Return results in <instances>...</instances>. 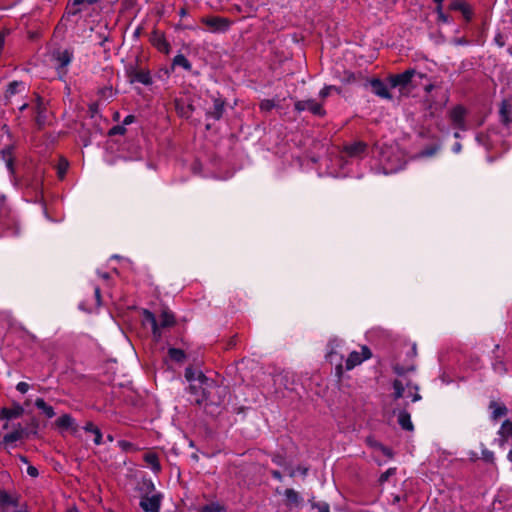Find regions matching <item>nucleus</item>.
<instances>
[{
    "label": "nucleus",
    "instance_id": "nucleus-1",
    "mask_svg": "<svg viewBox=\"0 0 512 512\" xmlns=\"http://www.w3.org/2000/svg\"><path fill=\"white\" fill-rule=\"evenodd\" d=\"M45 169L42 166L28 168L24 176L17 183L27 195L31 196V201L37 202L43 191V180Z\"/></svg>",
    "mask_w": 512,
    "mask_h": 512
},
{
    "label": "nucleus",
    "instance_id": "nucleus-2",
    "mask_svg": "<svg viewBox=\"0 0 512 512\" xmlns=\"http://www.w3.org/2000/svg\"><path fill=\"white\" fill-rule=\"evenodd\" d=\"M142 322L144 326L151 327L153 337L159 341L162 335L161 329L173 326L175 318L171 312L166 310L162 311L158 318L152 312L144 310Z\"/></svg>",
    "mask_w": 512,
    "mask_h": 512
},
{
    "label": "nucleus",
    "instance_id": "nucleus-3",
    "mask_svg": "<svg viewBox=\"0 0 512 512\" xmlns=\"http://www.w3.org/2000/svg\"><path fill=\"white\" fill-rule=\"evenodd\" d=\"M394 399L411 398L412 402H417L421 399L418 393V386L413 384L406 377L395 379L393 382Z\"/></svg>",
    "mask_w": 512,
    "mask_h": 512
},
{
    "label": "nucleus",
    "instance_id": "nucleus-4",
    "mask_svg": "<svg viewBox=\"0 0 512 512\" xmlns=\"http://www.w3.org/2000/svg\"><path fill=\"white\" fill-rule=\"evenodd\" d=\"M343 347V341L340 339H331L327 345L326 359L331 363L335 364L338 374L342 373V360L343 354L341 349Z\"/></svg>",
    "mask_w": 512,
    "mask_h": 512
},
{
    "label": "nucleus",
    "instance_id": "nucleus-5",
    "mask_svg": "<svg viewBox=\"0 0 512 512\" xmlns=\"http://www.w3.org/2000/svg\"><path fill=\"white\" fill-rule=\"evenodd\" d=\"M0 512H29L27 507L19 504L18 497L6 491H0Z\"/></svg>",
    "mask_w": 512,
    "mask_h": 512
},
{
    "label": "nucleus",
    "instance_id": "nucleus-6",
    "mask_svg": "<svg viewBox=\"0 0 512 512\" xmlns=\"http://www.w3.org/2000/svg\"><path fill=\"white\" fill-rule=\"evenodd\" d=\"M53 60L55 61L57 72L60 76H63L67 73V67L73 60V52L69 49L57 50L52 55Z\"/></svg>",
    "mask_w": 512,
    "mask_h": 512
},
{
    "label": "nucleus",
    "instance_id": "nucleus-7",
    "mask_svg": "<svg viewBox=\"0 0 512 512\" xmlns=\"http://www.w3.org/2000/svg\"><path fill=\"white\" fill-rule=\"evenodd\" d=\"M416 74L417 71L415 69H408L403 73L391 75L388 78V84L391 88H405ZM418 75L422 76L420 73Z\"/></svg>",
    "mask_w": 512,
    "mask_h": 512
},
{
    "label": "nucleus",
    "instance_id": "nucleus-8",
    "mask_svg": "<svg viewBox=\"0 0 512 512\" xmlns=\"http://www.w3.org/2000/svg\"><path fill=\"white\" fill-rule=\"evenodd\" d=\"M26 92V84L23 81H12L7 85L5 91V104L6 105H14L15 97L17 95H22Z\"/></svg>",
    "mask_w": 512,
    "mask_h": 512
},
{
    "label": "nucleus",
    "instance_id": "nucleus-9",
    "mask_svg": "<svg viewBox=\"0 0 512 512\" xmlns=\"http://www.w3.org/2000/svg\"><path fill=\"white\" fill-rule=\"evenodd\" d=\"M371 357V351L367 346H363L361 352L352 351L349 353L346 362L345 369L352 370L357 365H360L363 361L369 359Z\"/></svg>",
    "mask_w": 512,
    "mask_h": 512
},
{
    "label": "nucleus",
    "instance_id": "nucleus-10",
    "mask_svg": "<svg viewBox=\"0 0 512 512\" xmlns=\"http://www.w3.org/2000/svg\"><path fill=\"white\" fill-rule=\"evenodd\" d=\"M295 110L298 112L309 111L316 116H324L325 110L321 103L314 99L298 100L295 102Z\"/></svg>",
    "mask_w": 512,
    "mask_h": 512
},
{
    "label": "nucleus",
    "instance_id": "nucleus-11",
    "mask_svg": "<svg viewBox=\"0 0 512 512\" xmlns=\"http://www.w3.org/2000/svg\"><path fill=\"white\" fill-rule=\"evenodd\" d=\"M162 494L154 493L151 496H144L140 501V507L145 512H160Z\"/></svg>",
    "mask_w": 512,
    "mask_h": 512
},
{
    "label": "nucleus",
    "instance_id": "nucleus-12",
    "mask_svg": "<svg viewBox=\"0 0 512 512\" xmlns=\"http://www.w3.org/2000/svg\"><path fill=\"white\" fill-rule=\"evenodd\" d=\"M35 113V123L38 128H42L47 122V109L44 100L37 96L35 104L32 107Z\"/></svg>",
    "mask_w": 512,
    "mask_h": 512
},
{
    "label": "nucleus",
    "instance_id": "nucleus-13",
    "mask_svg": "<svg viewBox=\"0 0 512 512\" xmlns=\"http://www.w3.org/2000/svg\"><path fill=\"white\" fill-rule=\"evenodd\" d=\"M466 109L461 106H455L450 111V120L455 128L461 131H466L467 126L465 123Z\"/></svg>",
    "mask_w": 512,
    "mask_h": 512
},
{
    "label": "nucleus",
    "instance_id": "nucleus-14",
    "mask_svg": "<svg viewBox=\"0 0 512 512\" xmlns=\"http://www.w3.org/2000/svg\"><path fill=\"white\" fill-rule=\"evenodd\" d=\"M201 21L210 27L213 32H225L230 27V21L223 17H205Z\"/></svg>",
    "mask_w": 512,
    "mask_h": 512
},
{
    "label": "nucleus",
    "instance_id": "nucleus-15",
    "mask_svg": "<svg viewBox=\"0 0 512 512\" xmlns=\"http://www.w3.org/2000/svg\"><path fill=\"white\" fill-rule=\"evenodd\" d=\"M500 120L512 133V100H503L499 109Z\"/></svg>",
    "mask_w": 512,
    "mask_h": 512
},
{
    "label": "nucleus",
    "instance_id": "nucleus-16",
    "mask_svg": "<svg viewBox=\"0 0 512 512\" xmlns=\"http://www.w3.org/2000/svg\"><path fill=\"white\" fill-rule=\"evenodd\" d=\"M25 429L22 427L20 423L13 426V431L4 435L2 442L0 444L5 445V447H13L14 444L21 440L24 437Z\"/></svg>",
    "mask_w": 512,
    "mask_h": 512
},
{
    "label": "nucleus",
    "instance_id": "nucleus-17",
    "mask_svg": "<svg viewBox=\"0 0 512 512\" xmlns=\"http://www.w3.org/2000/svg\"><path fill=\"white\" fill-rule=\"evenodd\" d=\"M185 378L191 383L198 382L201 386H209V383L211 382L202 371L195 370L191 367L186 368Z\"/></svg>",
    "mask_w": 512,
    "mask_h": 512
},
{
    "label": "nucleus",
    "instance_id": "nucleus-18",
    "mask_svg": "<svg viewBox=\"0 0 512 512\" xmlns=\"http://www.w3.org/2000/svg\"><path fill=\"white\" fill-rule=\"evenodd\" d=\"M129 77L131 82H138L146 86L153 83L151 74L148 70H137L135 68H131Z\"/></svg>",
    "mask_w": 512,
    "mask_h": 512
},
{
    "label": "nucleus",
    "instance_id": "nucleus-19",
    "mask_svg": "<svg viewBox=\"0 0 512 512\" xmlns=\"http://www.w3.org/2000/svg\"><path fill=\"white\" fill-rule=\"evenodd\" d=\"M152 45L161 53L169 54L171 51V46L169 42L166 40L164 34L159 33L157 31L153 32L151 37Z\"/></svg>",
    "mask_w": 512,
    "mask_h": 512
},
{
    "label": "nucleus",
    "instance_id": "nucleus-20",
    "mask_svg": "<svg viewBox=\"0 0 512 512\" xmlns=\"http://www.w3.org/2000/svg\"><path fill=\"white\" fill-rule=\"evenodd\" d=\"M372 92L380 98L392 99V95L389 92L388 85L380 79H372L370 81Z\"/></svg>",
    "mask_w": 512,
    "mask_h": 512
},
{
    "label": "nucleus",
    "instance_id": "nucleus-21",
    "mask_svg": "<svg viewBox=\"0 0 512 512\" xmlns=\"http://www.w3.org/2000/svg\"><path fill=\"white\" fill-rule=\"evenodd\" d=\"M367 145L364 142H354L345 146L344 152L350 158H360L366 152Z\"/></svg>",
    "mask_w": 512,
    "mask_h": 512
},
{
    "label": "nucleus",
    "instance_id": "nucleus-22",
    "mask_svg": "<svg viewBox=\"0 0 512 512\" xmlns=\"http://www.w3.org/2000/svg\"><path fill=\"white\" fill-rule=\"evenodd\" d=\"M0 156L2 160L5 162V165L10 173L11 176L14 175V157L11 147H6L1 150Z\"/></svg>",
    "mask_w": 512,
    "mask_h": 512
},
{
    "label": "nucleus",
    "instance_id": "nucleus-23",
    "mask_svg": "<svg viewBox=\"0 0 512 512\" xmlns=\"http://www.w3.org/2000/svg\"><path fill=\"white\" fill-rule=\"evenodd\" d=\"M23 412H24V409L19 405L15 406L13 408L4 407L0 411V419H6V420L15 419V418L22 416Z\"/></svg>",
    "mask_w": 512,
    "mask_h": 512
},
{
    "label": "nucleus",
    "instance_id": "nucleus-24",
    "mask_svg": "<svg viewBox=\"0 0 512 512\" xmlns=\"http://www.w3.org/2000/svg\"><path fill=\"white\" fill-rule=\"evenodd\" d=\"M451 10L461 11L466 20H470L472 16V11L469 5L462 0H455L450 4Z\"/></svg>",
    "mask_w": 512,
    "mask_h": 512
},
{
    "label": "nucleus",
    "instance_id": "nucleus-25",
    "mask_svg": "<svg viewBox=\"0 0 512 512\" xmlns=\"http://www.w3.org/2000/svg\"><path fill=\"white\" fill-rule=\"evenodd\" d=\"M144 461L147 466L155 473L161 470V465L159 463L158 455L154 452H148L143 456Z\"/></svg>",
    "mask_w": 512,
    "mask_h": 512
},
{
    "label": "nucleus",
    "instance_id": "nucleus-26",
    "mask_svg": "<svg viewBox=\"0 0 512 512\" xmlns=\"http://www.w3.org/2000/svg\"><path fill=\"white\" fill-rule=\"evenodd\" d=\"M397 419H398V423L402 429L407 430V431H413L414 426L411 421L410 413H408L406 410H401L398 413Z\"/></svg>",
    "mask_w": 512,
    "mask_h": 512
},
{
    "label": "nucleus",
    "instance_id": "nucleus-27",
    "mask_svg": "<svg viewBox=\"0 0 512 512\" xmlns=\"http://www.w3.org/2000/svg\"><path fill=\"white\" fill-rule=\"evenodd\" d=\"M56 425L61 429H71L73 432L77 431L74 419L68 414L60 416L56 420Z\"/></svg>",
    "mask_w": 512,
    "mask_h": 512
},
{
    "label": "nucleus",
    "instance_id": "nucleus-28",
    "mask_svg": "<svg viewBox=\"0 0 512 512\" xmlns=\"http://www.w3.org/2000/svg\"><path fill=\"white\" fill-rule=\"evenodd\" d=\"M224 112V102L221 99H215L213 103V109L208 112V116L219 120Z\"/></svg>",
    "mask_w": 512,
    "mask_h": 512
},
{
    "label": "nucleus",
    "instance_id": "nucleus-29",
    "mask_svg": "<svg viewBox=\"0 0 512 512\" xmlns=\"http://www.w3.org/2000/svg\"><path fill=\"white\" fill-rule=\"evenodd\" d=\"M35 406L41 410L47 418H53L55 416L53 407L48 405L43 398H37L35 400Z\"/></svg>",
    "mask_w": 512,
    "mask_h": 512
},
{
    "label": "nucleus",
    "instance_id": "nucleus-30",
    "mask_svg": "<svg viewBox=\"0 0 512 512\" xmlns=\"http://www.w3.org/2000/svg\"><path fill=\"white\" fill-rule=\"evenodd\" d=\"M284 496L286 498L287 505L298 506L299 503L301 502L300 495L294 489H291V488L286 489L284 491Z\"/></svg>",
    "mask_w": 512,
    "mask_h": 512
},
{
    "label": "nucleus",
    "instance_id": "nucleus-31",
    "mask_svg": "<svg viewBox=\"0 0 512 512\" xmlns=\"http://www.w3.org/2000/svg\"><path fill=\"white\" fill-rule=\"evenodd\" d=\"M172 66L182 67L186 71H190L192 69V65L190 61L181 53L177 54L172 61Z\"/></svg>",
    "mask_w": 512,
    "mask_h": 512
},
{
    "label": "nucleus",
    "instance_id": "nucleus-32",
    "mask_svg": "<svg viewBox=\"0 0 512 512\" xmlns=\"http://www.w3.org/2000/svg\"><path fill=\"white\" fill-rule=\"evenodd\" d=\"M95 0H87L89 4L93 3ZM86 0H73L67 6V13L69 15H75L81 11L80 6L84 4Z\"/></svg>",
    "mask_w": 512,
    "mask_h": 512
},
{
    "label": "nucleus",
    "instance_id": "nucleus-33",
    "mask_svg": "<svg viewBox=\"0 0 512 512\" xmlns=\"http://www.w3.org/2000/svg\"><path fill=\"white\" fill-rule=\"evenodd\" d=\"M490 408L492 409V418L498 419L500 417H503L507 413V408L504 405H500L496 402H492L490 405Z\"/></svg>",
    "mask_w": 512,
    "mask_h": 512
},
{
    "label": "nucleus",
    "instance_id": "nucleus-34",
    "mask_svg": "<svg viewBox=\"0 0 512 512\" xmlns=\"http://www.w3.org/2000/svg\"><path fill=\"white\" fill-rule=\"evenodd\" d=\"M476 140L477 142L484 146L485 148L489 149L490 147L493 146L495 140L491 137L490 134H478L476 136Z\"/></svg>",
    "mask_w": 512,
    "mask_h": 512
},
{
    "label": "nucleus",
    "instance_id": "nucleus-35",
    "mask_svg": "<svg viewBox=\"0 0 512 512\" xmlns=\"http://www.w3.org/2000/svg\"><path fill=\"white\" fill-rule=\"evenodd\" d=\"M500 434L505 439H512V422L511 421H505L500 429Z\"/></svg>",
    "mask_w": 512,
    "mask_h": 512
},
{
    "label": "nucleus",
    "instance_id": "nucleus-36",
    "mask_svg": "<svg viewBox=\"0 0 512 512\" xmlns=\"http://www.w3.org/2000/svg\"><path fill=\"white\" fill-rule=\"evenodd\" d=\"M168 354L169 357L176 362H182L185 358V353L177 348H170Z\"/></svg>",
    "mask_w": 512,
    "mask_h": 512
},
{
    "label": "nucleus",
    "instance_id": "nucleus-37",
    "mask_svg": "<svg viewBox=\"0 0 512 512\" xmlns=\"http://www.w3.org/2000/svg\"><path fill=\"white\" fill-rule=\"evenodd\" d=\"M69 163L66 159H60L58 166H57V174L59 178H63L68 170Z\"/></svg>",
    "mask_w": 512,
    "mask_h": 512
},
{
    "label": "nucleus",
    "instance_id": "nucleus-38",
    "mask_svg": "<svg viewBox=\"0 0 512 512\" xmlns=\"http://www.w3.org/2000/svg\"><path fill=\"white\" fill-rule=\"evenodd\" d=\"M223 507L218 503H211L203 507L202 512H222Z\"/></svg>",
    "mask_w": 512,
    "mask_h": 512
},
{
    "label": "nucleus",
    "instance_id": "nucleus-39",
    "mask_svg": "<svg viewBox=\"0 0 512 512\" xmlns=\"http://www.w3.org/2000/svg\"><path fill=\"white\" fill-rule=\"evenodd\" d=\"M311 506L316 508L319 512H330V506L327 502H314Z\"/></svg>",
    "mask_w": 512,
    "mask_h": 512
},
{
    "label": "nucleus",
    "instance_id": "nucleus-40",
    "mask_svg": "<svg viewBox=\"0 0 512 512\" xmlns=\"http://www.w3.org/2000/svg\"><path fill=\"white\" fill-rule=\"evenodd\" d=\"M394 372L399 375V376H402L405 372L407 371H413L415 369L414 365H410V366H407V367H403L399 364L395 365L394 366Z\"/></svg>",
    "mask_w": 512,
    "mask_h": 512
},
{
    "label": "nucleus",
    "instance_id": "nucleus-41",
    "mask_svg": "<svg viewBox=\"0 0 512 512\" xmlns=\"http://www.w3.org/2000/svg\"><path fill=\"white\" fill-rule=\"evenodd\" d=\"M126 132V128L123 125H117L110 129V135H123Z\"/></svg>",
    "mask_w": 512,
    "mask_h": 512
},
{
    "label": "nucleus",
    "instance_id": "nucleus-42",
    "mask_svg": "<svg viewBox=\"0 0 512 512\" xmlns=\"http://www.w3.org/2000/svg\"><path fill=\"white\" fill-rule=\"evenodd\" d=\"M275 107V104L272 100H263L261 103H260V108L262 110H265V111H269L271 109H273Z\"/></svg>",
    "mask_w": 512,
    "mask_h": 512
},
{
    "label": "nucleus",
    "instance_id": "nucleus-43",
    "mask_svg": "<svg viewBox=\"0 0 512 512\" xmlns=\"http://www.w3.org/2000/svg\"><path fill=\"white\" fill-rule=\"evenodd\" d=\"M334 89H336V87H335V86H331V85L324 86V87L320 90V92H319V96H320L321 98H326L327 96H329V94H330L331 90H334Z\"/></svg>",
    "mask_w": 512,
    "mask_h": 512
},
{
    "label": "nucleus",
    "instance_id": "nucleus-44",
    "mask_svg": "<svg viewBox=\"0 0 512 512\" xmlns=\"http://www.w3.org/2000/svg\"><path fill=\"white\" fill-rule=\"evenodd\" d=\"M482 458L487 462H493L494 460V453L490 450L483 449L482 450Z\"/></svg>",
    "mask_w": 512,
    "mask_h": 512
},
{
    "label": "nucleus",
    "instance_id": "nucleus-45",
    "mask_svg": "<svg viewBox=\"0 0 512 512\" xmlns=\"http://www.w3.org/2000/svg\"><path fill=\"white\" fill-rule=\"evenodd\" d=\"M493 368L496 372L503 374L506 372L505 364L502 361L494 363Z\"/></svg>",
    "mask_w": 512,
    "mask_h": 512
},
{
    "label": "nucleus",
    "instance_id": "nucleus-46",
    "mask_svg": "<svg viewBox=\"0 0 512 512\" xmlns=\"http://www.w3.org/2000/svg\"><path fill=\"white\" fill-rule=\"evenodd\" d=\"M30 386L28 383L26 382H19L17 385H16V389L17 391H19L20 393L22 394H25L28 390H29Z\"/></svg>",
    "mask_w": 512,
    "mask_h": 512
},
{
    "label": "nucleus",
    "instance_id": "nucleus-47",
    "mask_svg": "<svg viewBox=\"0 0 512 512\" xmlns=\"http://www.w3.org/2000/svg\"><path fill=\"white\" fill-rule=\"evenodd\" d=\"M93 434H94V439H93L94 444L100 445L102 443V433L99 430V428L97 430H94Z\"/></svg>",
    "mask_w": 512,
    "mask_h": 512
},
{
    "label": "nucleus",
    "instance_id": "nucleus-48",
    "mask_svg": "<svg viewBox=\"0 0 512 512\" xmlns=\"http://www.w3.org/2000/svg\"><path fill=\"white\" fill-rule=\"evenodd\" d=\"M26 472L30 477L33 478H36L39 475L38 469L32 465H28Z\"/></svg>",
    "mask_w": 512,
    "mask_h": 512
},
{
    "label": "nucleus",
    "instance_id": "nucleus-49",
    "mask_svg": "<svg viewBox=\"0 0 512 512\" xmlns=\"http://www.w3.org/2000/svg\"><path fill=\"white\" fill-rule=\"evenodd\" d=\"M308 472V469L305 468V467H297L296 469L292 470L290 472V476L291 477H294L296 475V473H300L301 475H306Z\"/></svg>",
    "mask_w": 512,
    "mask_h": 512
},
{
    "label": "nucleus",
    "instance_id": "nucleus-50",
    "mask_svg": "<svg viewBox=\"0 0 512 512\" xmlns=\"http://www.w3.org/2000/svg\"><path fill=\"white\" fill-rule=\"evenodd\" d=\"M437 150H438L437 147L426 149V150L422 151L420 155L423 157H430V156L434 155Z\"/></svg>",
    "mask_w": 512,
    "mask_h": 512
},
{
    "label": "nucleus",
    "instance_id": "nucleus-51",
    "mask_svg": "<svg viewBox=\"0 0 512 512\" xmlns=\"http://www.w3.org/2000/svg\"><path fill=\"white\" fill-rule=\"evenodd\" d=\"M118 445L120 448H122L123 450L127 451L128 449H130L132 447V444L128 441H125V440H121L118 442Z\"/></svg>",
    "mask_w": 512,
    "mask_h": 512
},
{
    "label": "nucleus",
    "instance_id": "nucleus-52",
    "mask_svg": "<svg viewBox=\"0 0 512 512\" xmlns=\"http://www.w3.org/2000/svg\"><path fill=\"white\" fill-rule=\"evenodd\" d=\"M83 429L87 432L93 433L94 430H97L98 428L92 422H87Z\"/></svg>",
    "mask_w": 512,
    "mask_h": 512
},
{
    "label": "nucleus",
    "instance_id": "nucleus-53",
    "mask_svg": "<svg viewBox=\"0 0 512 512\" xmlns=\"http://www.w3.org/2000/svg\"><path fill=\"white\" fill-rule=\"evenodd\" d=\"M437 19L442 23H449V17L443 12L437 15Z\"/></svg>",
    "mask_w": 512,
    "mask_h": 512
},
{
    "label": "nucleus",
    "instance_id": "nucleus-54",
    "mask_svg": "<svg viewBox=\"0 0 512 512\" xmlns=\"http://www.w3.org/2000/svg\"><path fill=\"white\" fill-rule=\"evenodd\" d=\"M94 293H95V298H96L97 306H99L100 303H101L100 288L99 287H95Z\"/></svg>",
    "mask_w": 512,
    "mask_h": 512
},
{
    "label": "nucleus",
    "instance_id": "nucleus-55",
    "mask_svg": "<svg viewBox=\"0 0 512 512\" xmlns=\"http://www.w3.org/2000/svg\"><path fill=\"white\" fill-rule=\"evenodd\" d=\"M133 121H134V116L128 115L124 118L123 124L128 125V124H131Z\"/></svg>",
    "mask_w": 512,
    "mask_h": 512
},
{
    "label": "nucleus",
    "instance_id": "nucleus-56",
    "mask_svg": "<svg viewBox=\"0 0 512 512\" xmlns=\"http://www.w3.org/2000/svg\"><path fill=\"white\" fill-rule=\"evenodd\" d=\"M461 149H462V146L459 142L455 143L452 147V151L456 154L459 153L461 151Z\"/></svg>",
    "mask_w": 512,
    "mask_h": 512
},
{
    "label": "nucleus",
    "instance_id": "nucleus-57",
    "mask_svg": "<svg viewBox=\"0 0 512 512\" xmlns=\"http://www.w3.org/2000/svg\"><path fill=\"white\" fill-rule=\"evenodd\" d=\"M271 473H272V476H273L275 479H277V480H279V481H281V480H282V475H281V473H280L279 471L274 470V471H272Z\"/></svg>",
    "mask_w": 512,
    "mask_h": 512
},
{
    "label": "nucleus",
    "instance_id": "nucleus-58",
    "mask_svg": "<svg viewBox=\"0 0 512 512\" xmlns=\"http://www.w3.org/2000/svg\"><path fill=\"white\" fill-rule=\"evenodd\" d=\"M29 104L27 102H22L21 104H19L17 107L20 111H23L25 110L26 108H28Z\"/></svg>",
    "mask_w": 512,
    "mask_h": 512
},
{
    "label": "nucleus",
    "instance_id": "nucleus-59",
    "mask_svg": "<svg viewBox=\"0 0 512 512\" xmlns=\"http://www.w3.org/2000/svg\"><path fill=\"white\" fill-rule=\"evenodd\" d=\"M390 471H387L386 473L382 474L380 477V481H385L388 478Z\"/></svg>",
    "mask_w": 512,
    "mask_h": 512
},
{
    "label": "nucleus",
    "instance_id": "nucleus-60",
    "mask_svg": "<svg viewBox=\"0 0 512 512\" xmlns=\"http://www.w3.org/2000/svg\"><path fill=\"white\" fill-rule=\"evenodd\" d=\"M410 353H411V356H416V346L413 345L411 348H410Z\"/></svg>",
    "mask_w": 512,
    "mask_h": 512
},
{
    "label": "nucleus",
    "instance_id": "nucleus-61",
    "mask_svg": "<svg viewBox=\"0 0 512 512\" xmlns=\"http://www.w3.org/2000/svg\"><path fill=\"white\" fill-rule=\"evenodd\" d=\"M436 13H437V15H439L440 13H443L442 5L437 4Z\"/></svg>",
    "mask_w": 512,
    "mask_h": 512
},
{
    "label": "nucleus",
    "instance_id": "nucleus-62",
    "mask_svg": "<svg viewBox=\"0 0 512 512\" xmlns=\"http://www.w3.org/2000/svg\"><path fill=\"white\" fill-rule=\"evenodd\" d=\"M99 276L103 279H108L109 278V274L107 272H104V273H99Z\"/></svg>",
    "mask_w": 512,
    "mask_h": 512
},
{
    "label": "nucleus",
    "instance_id": "nucleus-63",
    "mask_svg": "<svg viewBox=\"0 0 512 512\" xmlns=\"http://www.w3.org/2000/svg\"><path fill=\"white\" fill-rule=\"evenodd\" d=\"M186 14H187V12H186V10H185V9H181V10H180V12H179V15H180L181 17L186 16Z\"/></svg>",
    "mask_w": 512,
    "mask_h": 512
},
{
    "label": "nucleus",
    "instance_id": "nucleus-64",
    "mask_svg": "<svg viewBox=\"0 0 512 512\" xmlns=\"http://www.w3.org/2000/svg\"><path fill=\"white\" fill-rule=\"evenodd\" d=\"M507 458L512 462V449L508 452Z\"/></svg>",
    "mask_w": 512,
    "mask_h": 512
}]
</instances>
